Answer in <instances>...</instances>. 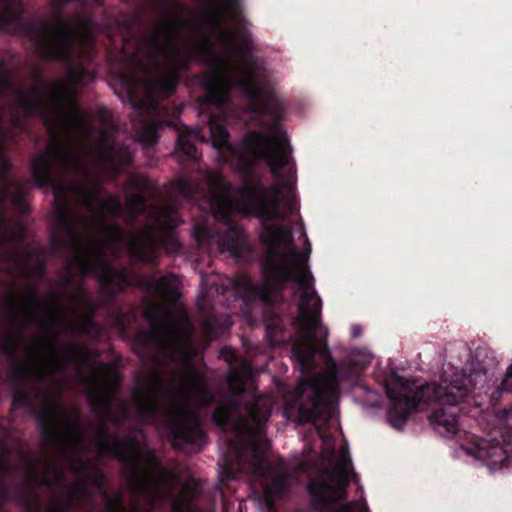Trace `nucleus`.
Returning <instances> with one entry per match:
<instances>
[{"label":"nucleus","instance_id":"obj_5","mask_svg":"<svg viewBox=\"0 0 512 512\" xmlns=\"http://www.w3.org/2000/svg\"><path fill=\"white\" fill-rule=\"evenodd\" d=\"M270 414V398L260 396L248 410L247 418L236 419L235 410L219 405L214 413L218 425L233 422L237 444H231L236 457V466L225 462L220 465L221 480L235 478L241 471L251 473L259 479L267 502L281 494L292 482L282 464L270 467L266 463L268 442L263 434V425Z\"/></svg>","mask_w":512,"mask_h":512},{"label":"nucleus","instance_id":"obj_3","mask_svg":"<svg viewBox=\"0 0 512 512\" xmlns=\"http://www.w3.org/2000/svg\"><path fill=\"white\" fill-rule=\"evenodd\" d=\"M175 314L164 316L153 330L152 341L165 357L179 362L181 367L165 384L158 370L142 376L132 394V405L142 421L152 422L161 403L174 446L198 452L204 435L195 407L208 404L212 396L194 367L198 352L191 339L188 319L177 307Z\"/></svg>","mask_w":512,"mask_h":512},{"label":"nucleus","instance_id":"obj_25","mask_svg":"<svg viewBox=\"0 0 512 512\" xmlns=\"http://www.w3.org/2000/svg\"><path fill=\"white\" fill-rule=\"evenodd\" d=\"M231 388H232V390H233L235 393H239V392L241 391L240 389H237V388H236V387H234L233 385H232V387H231Z\"/></svg>","mask_w":512,"mask_h":512},{"label":"nucleus","instance_id":"obj_8","mask_svg":"<svg viewBox=\"0 0 512 512\" xmlns=\"http://www.w3.org/2000/svg\"><path fill=\"white\" fill-rule=\"evenodd\" d=\"M119 375L111 365H96L92 368L89 395L96 409L104 417L118 422L126 415V404L115 396Z\"/></svg>","mask_w":512,"mask_h":512},{"label":"nucleus","instance_id":"obj_24","mask_svg":"<svg viewBox=\"0 0 512 512\" xmlns=\"http://www.w3.org/2000/svg\"><path fill=\"white\" fill-rule=\"evenodd\" d=\"M43 481L47 484H52V480L48 478V476H45V478L43 479Z\"/></svg>","mask_w":512,"mask_h":512},{"label":"nucleus","instance_id":"obj_22","mask_svg":"<svg viewBox=\"0 0 512 512\" xmlns=\"http://www.w3.org/2000/svg\"><path fill=\"white\" fill-rule=\"evenodd\" d=\"M351 335L352 337H358L361 335V327L358 325H354L351 329Z\"/></svg>","mask_w":512,"mask_h":512},{"label":"nucleus","instance_id":"obj_21","mask_svg":"<svg viewBox=\"0 0 512 512\" xmlns=\"http://www.w3.org/2000/svg\"><path fill=\"white\" fill-rule=\"evenodd\" d=\"M178 189H179V191H180L183 195H185V196H187V197L191 196V194H192V191H191V189H192V184H191L189 181H185V180H181V181H179V183H178Z\"/></svg>","mask_w":512,"mask_h":512},{"label":"nucleus","instance_id":"obj_10","mask_svg":"<svg viewBox=\"0 0 512 512\" xmlns=\"http://www.w3.org/2000/svg\"><path fill=\"white\" fill-rule=\"evenodd\" d=\"M35 46L42 57L65 60L70 54L72 33L62 21L42 26L36 32Z\"/></svg>","mask_w":512,"mask_h":512},{"label":"nucleus","instance_id":"obj_2","mask_svg":"<svg viewBox=\"0 0 512 512\" xmlns=\"http://www.w3.org/2000/svg\"><path fill=\"white\" fill-rule=\"evenodd\" d=\"M86 78L92 76L82 67L71 68L66 78L20 96L19 104L26 114H40L51 128L74 134L76 139L71 143L53 140L48 151L33 160L32 171L39 186L52 185L59 221L72 238L75 264L84 274L111 282L115 271L108 255L127 250L149 262L155 258L158 243L150 229L125 235L114 226L109 217L119 211L118 199L102 191L92 179L80 185L62 184L51 174V166L56 165L92 178L93 171L117 172L131 160L130 152L116 144L114 129L102 131L92 142L89 120L74 101Z\"/></svg>","mask_w":512,"mask_h":512},{"label":"nucleus","instance_id":"obj_17","mask_svg":"<svg viewBox=\"0 0 512 512\" xmlns=\"http://www.w3.org/2000/svg\"><path fill=\"white\" fill-rule=\"evenodd\" d=\"M20 4V0H0V17L13 12Z\"/></svg>","mask_w":512,"mask_h":512},{"label":"nucleus","instance_id":"obj_12","mask_svg":"<svg viewBox=\"0 0 512 512\" xmlns=\"http://www.w3.org/2000/svg\"><path fill=\"white\" fill-rule=\"evenodd\" d=\"M151 288L160 297L162 304L169 306L177 298L180 281L174 275L164 276L161 278H153L150 282Z\"/></svg>","mask_w":512,"mask_h":512},{"label":"nucleus","instance_id":"obj_9","mask_svg":"<svg viewBox=\"0 0 512 512\" xmlns=\"http://www.w3.org/2000/svg\"><path fill=\"white\" fill-rule=\"evenodd\" d=\"M493 418L502 439L498 440L496 437L481 439L474 447H463V451L482 461L491 471H496L503 468L511 457L512 445L505 439L508 432L503 430H509L512 427V407L497 412Z\"/></svg>","mask_w":512,"mask_h":512},{"label":"nucleus","instance_id":"obj_20","mask_svg":"<svg viewBox=\"0 0 512 512\" xmlns=\"http://www.w3.org/2000/svg\"><path fill=\"white\" fill-rule=\"evenodd\" d=\"M62 318H63L62 311H60V309L58 307H56L55 309H53V311L49 312L48 319H47L48 325L56 326V325H58V323L63 321Z\"/></svg>","mask_w":512,"mask_h":512},{"label":"nucleus","instance_id":"obj_14","mask_svg":"<svg viewBox=\"0 0 512 512\" xmlns=\"http://www.w3.org/2000/svg\"><path fill=\"white\" fill-rule=\"evenodd\" d=\"M242 243V232L236 228H229L224 237L218 240L219 249L237 253Z\"/></svg>","mask_w":512,"mask_h":512},{"label":"nucleus","instance_id":"obj_7","mask_svg":"<svg viewBox=\"0 0 512 512\" xmlns=\"http://www.w3.org/2000/svg\"><path fill=\"white\" fill-rule=\"evenodd\" d=\"M323 441L322 457L327 461V467L309 485L315 504L321 512H368L365 501L339 505V500L345 497V487L352 479L350 458L346 449L341 446L337 459H332L333 440L319 432Z\"/></svg>","mask_w":512,"mask_h":512},{"label":"nucleus","instance_id":"obj_6","mask_svg":"<svg viewBox=\"0 0 512 512\" xmlns=\"http://www.w3.org/2000/svg\"><path fill=\"white\" fill-rule=\"evenodd\" d=\"M475 375H463L444 371L439 382L426 384L417 391L409 381L392 376L386 383V393L390 400L388 421L395 429H402L414 410L424 405H434L429 419L434 429L445 436L458 431V405L469 395L474 386Z\"/></svg>","mask_w":512,"mask_h":512},{"label":"nucleus","instance_id":"obj_15","mask_svg":"<svg viewBox=\"0 0 512 512\" xmlns=\"http://www.w3.org/2000/svg\"><path fill=\"white\" fill-rule=\"evenodd\" d=\"M153 223L158 228L170 229L178 225L179 218L174 210H171L170 208H165L162 210H158L154 213Z\"/></svg>","mask_w":512,"mask_h":512},{"label":"nucleus","instance_id":"obj_1","mask_svg":"<svg viewBox=\"0 0 512 512\" xmlns=\"http://www.w3.org/2000/svg\"><path fill=\"white\" fill-rule=\"evenodd\" d=\"M264 160L271 167L274 185L250 182L234 191L218 172H210L206 179L207 203L218 220H226L232 212L259 219L263 225L261 239L268 254L264 267L267 285L277 289L290 279L298 285L296 322L301 333L293 344V355L299 364L301 379L295 393L286 397L284 413L287 419L297 415L300 421H310L318 429L317 421H326L334 412L340 381L353 380L359 370L370 364L372 354L367 349H353L347 361L339 366L330 359L325 343L328 330L319 323L322 303L305 266L311 253L309 239L304 234V251L296 253L290 230L282 225L268 224L299 209L294 189L295 165L291 159Z\"/></svg>","mask_w":512,"mask_h":512},{"label":"nucleus","instance_id":"obj_19","mask_svg":"<svg viewBox=\"0 0 512 512\" xmlns=\"http://www.w3.org/2000/svg\"><path fill=\"white\" fill-rule=\"evenodd\" d=\"M145 203L141 196L137 195L134 199L128 202L127 208L132 214H136L144 209Z\"/></svg>","mask_w":512,"mask_h":512},{"label":"nucleus","instance_id":"obj_23","mask_svg":"<svg viewBox=\"0 0 512 512\" xmlns=\"http://www.w3.org/2000/svg\"><path fill=\"white\" fill-rule=\"evenodd\" d=\"M130 512H146L139 506L133 507Z\"/></svg>","mask_w":512,"mask_h":512},{"label":"nucleus","instance_id":"obj_4","mask_svg":"<svg viewBox=\"0 0 512 512\" xmlns=\"http://www.w3.org/2000/svg\"><path fill=\"white\" fill-rule=\"evenodd\" d=\"M45 409L55 436L59 437L68 454L69 469L76 473V482L71 491L73 500H85L94 492L101 491L102 479L98 471L87 463L91 457L114 456L126 466L131 485L140 491L146 502L162 503L170 499L176 489H180L172 501V509L174 512L190 511L198 482L193 478L182 481L162 468L153 451L144 443L134 438L120 441L110 437L103 429H98L87 445L77 423L66 419L56 403L49 404Z\"/></svg>","mask_w":512,"mask_h":512},{"label":"nucleus","instance_id":"obj_26","mask_svg":"<svg viewBox=\"0 0 512 512\" xmlns=\"http://www.w3.org/2000/svg\"><path fill=\"white\" fill-rule=\"evenodd\" d=\"M60 478H61V476H57V479L55 480V482H59Z\"/></svg>","mask_w":512,"mask_h":512},{"label":"nucleus","instance_id":"obj_18","mask_svg":"<svg viewBox=\"0 0 512 512\" xmlns=\"http://www.w3.org/2000/svg\"><path fill=\"white\" fill-rule=\"evenodd\" d=\"M499 388L503 392L512 393V363L508 366Z\"/></svg>","mask_w":512,"mask_h":512},{"label":"nucleus","instance_id":"obj_11","mask_svg":"<svg viewBox=\"0 0 512 512\" xmlns=\"http://www.w3.org/2000/svg\"><path fill=\"white\" fill-rule=\"evenodd\" d=\"M64 367L63 355L55 348L51 341L40 344L34 351L32 374L39 379L54 376Z\"/></svg>","mask_w":512,"mask_h":512},{"label":"nucleus","instance_id":"obj_13","mask_svg":"<svg viewBox=\"0 0 512 512\" xmlns=\"http://www.w3.org/2000/svg\"><path fill=\"white\" fill-rule=\"evenodd\" d=\"M196 140L202 141L200 130L198 128L192 130L185 129L179 133L177 153L182 160H190L196 158Z\"/></svg>","mask_w":512,"mask_h":512},{"label":"nucleus","instance_id":"obj_16","mask_svg":"<svg viewBox=\"0 0 512 512\" xmlns=\"http://www.w3.org/2000/svg\"><path fill=\"white\" fill-rule=\"evenodd\" d=\"M157 127L154 123L143 124L141 129L137 131V139L147 145L153 144L156 141Z\"/></svg>","mask_w":512,"mask_h":512}]
</instances>
